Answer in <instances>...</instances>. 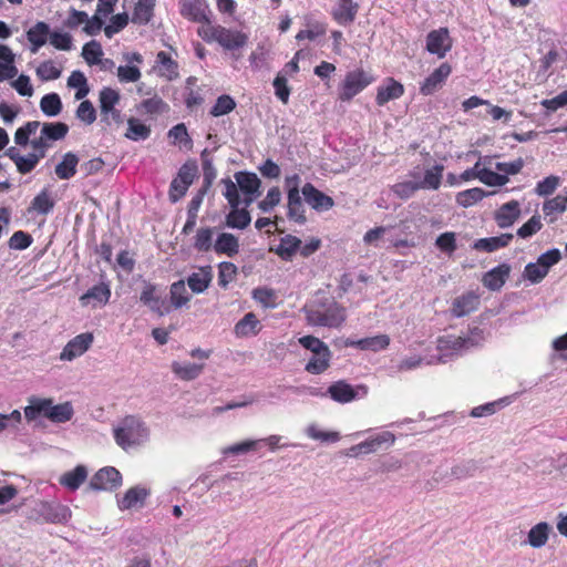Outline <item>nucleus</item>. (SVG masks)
Masks as SVG:
<instances>
[{"label":"nucleus","instance_id":"1","mask_svg":"<svg viewBox=\"0 0 567 567\" xmlns=\"http://www.w3.org/2000/svg\"><path fill=\"white\" fill-rule=\"evenodd\" d=\"M484 340L483 330L472 329L465 336L444 334L436 339L437 355H431L426 363H446L464 354L467 350L482 343Z\"/></svg>","mask_w":567,"mask_h":567},{"label":"nucleus","instance_id":"2","mask_svg":"<svg viewBox=\"0 0 567 567\" xmlns=\"http://www.w3.org/2000/svg\"><path fill=\"white\" fill-rule=\"evenodd\" d=\"M150 427L135 415H127L113 429L116 444L124 451L136 449L148 442Z\"/></svg>","mask_w":567,"mask_h":567},{"label":"nucleus","instance_id":"3","mask_svg":"<svg viewBox=\"0 0 567 567\" xmlns=\"http://www.w3.org/2000/svg\"><path fill=\"white\" fill-rule=\"evenodd\" d=\"M198 35L206 42H217L225 51L230 52L235 60L240 58V54H236V52L248 43V34L219 24L200 27Z\"/></svg>","mask_w":567,"mask_h":567},{"label":"nucleus","instance_id":"4","mask_svg":"<svg viewBox=\"0 0 567 567\" xmlns=\"http://www.w3.org/2000/svg\"><path fill=\"white\" fill-rule=\"evenodd\" d=\"M307 321L311 326L337 328L346 320V309L334 300L306 308Z\"/></svg>","mask_w":567,"mask_h":567},{"label":"nucleus","instance_id":"5","mask_svg":"<svg viewBox=\"0 0 567 567\" xmlns=\"http://www.w3.org/2000/svg\"><path fill=\"white\" fill-rule=\"evenodd\" d=\"M373 82V78L362 69L350 71L346 74L339 92L341 101H350Z\"/></svg>","mask_w":567,"mask_h":567},{"label":"nucleus","instance_id":"6","mask_svg":"<svg viewBox=\"0 0 567 567\" xmlns=\"http://www.w3.org/2000/svg\"><path fill=\"white\" fill-rule=\"evenodd\" d=\"M327 393L333 401L346 404L355 399L364 398L368 394V388L365 385L353 388L351 384L341 380L332 383L328 388Z\"/></svg>","mask_w":567,"mask_h":567},{"label":"nucleus","instance_id":"7","mask_svg":"<svg viewBox=\"0 0 567 567\" xmlns=\"http://www.w3.org/2000/svg\"><path fill=\"white\" fill-rule=\"evenodd\" d=\"M122 485V474L113 466L99 470L91 478L89 487L93 491H114Z\"/></svg>","mask_w":567,"mask_h":567},{"label":"nucleus","instance_id":"8","mask_svg":"<svg viewBox=\"0 0 567 567\" xmlns=\"http://www.w3.org/2000/svg\"><path fill=\"white\" fill-rule=\"evenodd\" d=\"M125 65L117 68V79L121 83H135L141 76L140 65L143 63V56L138 52H126L122 55Z\"/></svg>","mask_w":567,"mask_h":567},{"label":"nucleus","instance_id":"9","mask_svg":"<svg viewBox=\"0 0 567 567\" xmlns=\"http://www.w3.org/2000/svg\"><path fill=\"white\" fill-rule=\"evenodd\" d=\"M37 513L45 523L51 524H66L72 516L71 509L58 502H41Z\"/></svg>","mask_w":567,"mask_h":567},{"label":"nucleus","instance_id":"10","mask_svg":"<svg viewBox=\"0 0 567 567\" xmlns=\"http://www.w3.org/2000/svg\"><path fill=\"white\" fill-rule=\"evenodd\" d=\"M99 101L103 120L107 123H121V112L115 107L120 102V93L114 89L103 87Z\"/></svg>","mask_w":567,"mask_h":567},{"label":"nucleus","instance_id":"11","mask_svg":"<svg viewBox=\"0 0 567 567\" xmlns=\"http://www.w3.org/2000/svg\"><path fill=\"white\" fill-rule=\"evenodd\" d=\"M453 45L452 38L447 28L432 30L426 35V50L429 53L436 55L439 59L445 58Z\"/></svg>","mask_w":567,"mask_h":567},{"label":"nucleus","instance_id":"12","mask_svg":"<svg viewBox=\"0 0 567 567\" xmlns=\"http://www.w3.org/2000/svg\"><path fill=\"white\" fill-rule=\"evenodd\" d=\"M140 300L158 316H165L171 310L164 298L163 291L152 284H146L144 286Z\"/></svg>","mask_w":567,"mask_h":567},{"label":"nucleus","instance_id":"13","mask_svg":"<svg viewBox=\"0 0 567 567\" xmlns=\"http://www.w3.org/2000/svg\"><path fill=\"white\" fill-rule=\"evenodd\" d=\"M93 342V334L90 332L81 333L71 339L60 353L62 361H72L85 353Z\"/></svg>","mask_w":567,"mask_h":567},{"label":"nucleus","instance_id":"14","mask_svg":"<svg viewBox=\"0 0 567 567\" xmlns=\"http://www.w3.org/2000/svg\"><path fill=\"white\" fill-rule=\"evenodd\" d=\"M151 491L142 485L128 488L122 497H117V507L120 511L141 508L144 506Z\"/></svg>","mask_w":567,"mask_h":567},{"label":"nucleus","instance_id":"15","mask_svg":"<svg viewBox=\"0 0 567 567\" xmlns=\"http://www.w3.org/2000/svg\"><path fill=\"white\" fill-rule=\"evenodd\" d=\"M452 72V68L449 63H442L435 69L421 84L420 92L423 95H431L436 92L449 78Z\"/></svg>","mask_w":567,"mask_h":567},{"label":"nucleus","instance_id":"16","mask_svg":"<svg viewBox=\"0 0 567 567\" xmlns=\"http://www.w3.org/2000/svg\"><path fill=\"white\" fill-rule=\"evenodd\" d=\"M111 297V289L109 285L101 282L90 288L84 295L80 297V302L83 307L91 306L97 308L106 305Z\"/></svg>","mask_w":567,"mask_h":567},{"label":"nucleus","instance_id":"17","mask_svg":"<svg viewBox=\"0 0 567 567\" xmlns=\"http://www.w3.org/2000/svg\"><path fill=\"white\" fill-rule=\"evenodd\" d=\"M301 193L305 197V200L316 210H328L333 206V199L317 189L312 184L307 183Z\"/></svg>","mask_w":567,"mask_h":567},{"label":"nucleus","instance_id":"18","mask_svg":"<svg viewBox=\"0 0 567 567\" xmlns=\"http://www.w3.org/2000/svg\"><path fill=\"white\" fill-rule=\"evenodd\" d=\"M520 216V204L517 200H511L503 204L494 214V219L498 227L508 228Z\"/></svg>","mask_w":567,"mask_h":567},{"label":"nucleus","instance_id":"19","mask_svg":"<svg viewBox=\"0 0 567 567\" xmlns=\"http://www.w3.org/2000/svg\"><path fill=\"white\" fill-rule=\"evenodd\" d=\"M404 93V86L393 78H388L382 85L378 87L377 104L382 106L390 101L400 99Z\"/></svg>","mask_w":567,"mask_h":567},{"label":"nucleus","instance_id":"20","mask_svg":"<svg viewBox=\"0 0 567 567\" xmlns=\"http://www.w3.org/2000/svg\"><path fill=\"white\" fill-rule=\"evenodd\" d=\"M567 209V194H558L543 203L542 210L548 224L555 223Z\"/></svg>","mask_w":567,"mask_h":567},{"label":"nucleus","instance_id":"21","mask_svg":"<svg viewBox=\"0 0 567 567\" xmlns=\"http://www.w3.org/2000/svg\"><path fill=\"white\" fill-rule=\"evenodd\" d=\"M239 239L230 233H219L214 241L213 250L217 255L234 257L239 252Z\"/></svg>","mask_w":567,"mask_h":567},{"label":"nucleus","instance_id":"22","mask_svg":"<svg viewBox=\"0 0 567 567\" xmlns=\"http://www.w3.org/2000/svg\"><path fill=\"white\" fill-rule=\"evenodd\" d=\"M29 404L24 408V417L28 422L37 420L39 416H44L49 420L51 398L30 396Z\"/></svg>","mask_w":567,"mask_h":567},{"label":"nucleus","instance_id":"23","mask_svg":"<svg viewBox=\"0 0 567 567\" xmlns=\"http://www.w3.org/2000/svg\"><path fill=\"white\" fill-rule=\"evenodd\" d=\"M261 323L254 312L246 313L234 327L237 338L255 337L261 331Z\"/></svg>","mask_w":567,"mask_h":567},{"label":"nucleus","instance_id":"24","mask_svg":"<svg viewBox=\"0 0 567 567\" xmlns=\"http://www.w3.org/2000/svg\"><path fill=\"white\" fill-rule=\"evenodd\" d=\"M347 344L363 351L378 352L389 347L390 337L388 334H378L358 340H350Z\"/></svg>","mask_w":567,"mask_h":567},{"label":"nucleus","instance_id":"25","mask_svg":"<svg viewBox=\"0 0 567 567\" xmlns=\"http://www.w3.org/2000/svg\"><path fill=\"white\" fill-rule=\"evenodd\" d=\"M478 305V297L474 292H466L453 300L451 313L461 318L473 312Z\"/></svg>","mask_w":567,"mask_h":567},{"label":"nucleus","instance_id":"26","mask_svg":"<svg viewBox=\"0 0 567 567\" xmlns=\"http://www.w3.org/2000/svg\"><path fill=\"white\" fill-rule=\"evenodd\" d=\"M509 272V265L502 264L484 275L483 285L489 290H498L504 286Z\"/></svg>","mask_w":567,"mask_h":567},{"label":"nucleus","instance_id":"27","mask_svg":"<svg viewBox=\"0 0 567 567\" xmlns=\"http://www.w3.org/2000/svg\"><path fill=\"white\" fill-rule=\"evenodd\" d=\"M213 280V270L210 266L202 267L187 278V285L194 293L204 292Z\"/></svg>","mask_w":567,"mask_h":567},{"label":"nucleus","instance_id":"28","mask_svg":"<svg viewBox=\"0 0 567 567\" xmlns=\"http://www.w3.org/2000/svg\"><path fill=\"white\" fill-rule=\"evenodd\" d=\"M50 35V27L43 21L37 22L27 31L28 41L31 43V52L37 53L47 43Z\"/></svg>","mask_w":567,"mask_h":567},{"label":"nucleus","instance_id":"29","mask_svg":"<svg viewBox=\"0 0 567 567\" xmlns=\"http://www.w3.org/2000/svg\"><path fill=\"white\" fill-rule=\"evenodd\" d=\"M87 478V468L78 465L72 471L65 472L59 478V483L70 491H76Z\"/></svg>","mask_w":567,"mask_h":567},{"label":"nucleus","instance_id":"30","mask_svg":"<svg viewBox=\"0 0 567 567\" xmlns=\"http://www.w3.org/2000/svg\"><path fill=\"white\" fill-rule=\"evenodd\" d=\"M156 71L159 76L169 81L178 76L177 63L165 51H159L156 55Z\"/></svg>","mask_w":567,"mask_h":567},{"label":"nucleus","instance_id":"31","mask_svg":"<svg viewBox=\"0 0 567 567\" xmlns=\"http://www.w3.org/2000/svg\"><path fill=\"white\" fill-rule=\"evenodd\" d=\"M513 234H502L501 236L477 239L473 248L481 251L492 252L506 247L513 239Z\"/></svg>","mask_w":567,"mask_h":567},{"label":"nucleus","instance_id":"32","mask_svg":"<svg viewBox=\"0 0 567 567\" xmlns=\"http://www.w3.org/2000/svg\"><path fill=\"white\" fill-rule=\"evenodd\" d=\"M358 10L359 4L337 2L331 11V14L334 21L340 25H349L354 21Z\"/></svg>","mask_w":567,"mask_h":567},{"label":"nucleus","instance_id":"33","mask_svg":"<svg viewBox=\"0 0 567 567\" xmlns=\"http://www.w3.org/2000/svg\"><path fill=\"white\" fill-rule=\"evenodd\" d=\"M215 227H200L196 230L193 239V247L199 252H208L214 247Z\"/></svg>","mask_w":567,"mask_h":567},{"label":"nucleus","instance_id":"34","mask_svg":"<svg viewBox=\"0 0 567 567\" xmlns=\"http://www.w3.org/2000/svg\"><path fill=\"white\" fill-rule=\"evenodd\" d=\"M301 245V240L292 235H286L280 238L279 245L274 249V251L286 261H289L293 258L296 252L299 250Z\"/></svg>","mask_w":567,"mask_h":567},{"label":"nucleus","instance_id":"35","mask_svg":"<svg viewBox=\"0 0 567 567\" xmlns=\"http://www.w3.org/2000/svg\"><path fill=\"white\" fill-rule=\"evenodd\" d=\"M550 526L546 522H540L533 526L528 534L526 544L533 548H540L546 545L549 538Z\"/></svg>","mask_w":567,"mask_h":567},{"label":"nucleus","instance_id":"36","mask_svg":"<svg viewBox=\"0 0 567 567\" xmlns=\"http://www.w3.org/2000/svg\"><path fill=\"white\" fill-rule=\"evenodd\" d=\"M204 370L203 363L178 362L172 363V371L182 380L190 381L200 375Z\"/></svg>","mask_w":567,"mask_h":567},{"label":"nucleus","instance_id":"37","mask_svg":"<svg viewBox=\"0 0 567 567\" xmlns=\"http://www.w3.org/2000/svg\"><path fill=\"white\" fill-rule=\"evenodd\" d=\"M74 415V409L71 402L66 401L60 404H54V400L51 399L49 420L52 423H65L72 420Z\"/></svg>","mask_w":567,"mask_h":567},{"label":"nucleus","instance_id":"38","mask_svg":"<svg viewBox=\"0 0 567 567\" xmlns=\"http://www.w3.org/2000/svg\"><path fill=\"white\" fill-rule=\"evenodd\" d=\"M79 157L72 152L63 155L62 161L55 166V174L60 179H70L76 173Z\"/></svg>","mask_w":567,"mask_h":567},{"label":"nucleus","instance_id":"39","mask_svg":"<svg viewBox=\"0 0 567 567\" xmlns=\"http://www.w3.org/2000/svg\"><path fill=\"white\" fill-rule=\"evenodd\" d=\"M230 208V212L226 215V226L234 229L248 227L251 221L249 212L246 208H239V206Z\"/></svg>","mask_w":567,"mask_h":567},{"label":"nucleus","instance_id":"40","mask_svg":"<svg viewBox=\"0 0 567 567\" xmlns=\"http://www.w3.org/2000/svg\"><path fill=\"white\" fill-rule=\"evenodd\" d=\"M236 183L244 194H260V179L255 173L238 172L235 174Z\"/></svg>","mask_w":567,"mask_h":567},{"label":"nucleus","instance_id":"41","mask_svg":"<svg viewBox=\"0 0 567 567\" xmlns=\"http://www.w3.org/2000/svg\"><path fill=\"white\" fill-rule=\"evenodd\" d=\"M287 207L288 213L287 216L290 220L296 221L299 225H303L307 221L306 215H305V207L301 202L300 194L295 195H287Z\"/></svg>","mask_w":567,"mask_h":567},{"label":"nucleus","instance_id":"42","mask_svg":"<svg viewBox=\"0 0 567 567\" xmlns=\"http://www.w3.org/2000/svg\"><path fill=\"white\" fill-rule=\"evenodd\" d=\"M330 360H331V351L330 350L321 351L318 353H312V357L307 362L305 369L309 373L320 374L329 368Z\"/></svg>","mask_w":567,"mask_h":567},{"label":"nucleus","instance_id":"43","mask_svg":"<svg viewBox=\"0 0 567 567\" xmlns=\"http://www.w3.org/2000/svg\"><path fill=\"white\" fill-rule=\"evenodd\" d=\"M155 0H138L135 4L132 21L138 24H146L153 17Z\"/></svg>","mask_w":567,"mask_h":567},{"label":"nucleus","instance_id":"44","mask_svg":"<svg viewBox=\"0 0 567 567\" xmlns=\"http://www.w3.org/2000/svg\"><path fill=\"white\" fill-rule=\"evenodd\" d=\"M54 199L47 189L41 190L31 202L29 212H35L40 215H48L54 207Z\"/></svg>","mask_w":567,"mask_h":567},{"label":"nucleus","instance_id":"45","mask_svg":"<svg viewBox=\"0 0 567 567\" xmlns=\"http://www.w3.org/2000/svg\"><path fill=\"white\" fill-rule=\"evenodd\" d=\"M69 132V126L62 122H49L43 123L41 127V133L43 137L48 140V142H55L63 140Z\"/></svg>","mask_w":567,"mask_h":567},{"label":"nucleus","instance_id":"46","mask_svg":"<svg viewBox=\"0 0 567 567\" xmlns=\"http://www.w3.org/2000/svg\"><path fill=\"white\" fill-rule=\"evenodd\" d=\"M492 193H487L480 187L470 188L463 192H460L456 195V203L464 207H471L482 200L484 197L491 195Z\"/></svg>","mask_w":567,"mask_h":567},{"label":"nucleus","instance_id":"47","mask_svg":"<svg viewBox=\"0 0 567 567\" xmlns=\"http://www.w3.org/2000/svg\"><path fill=\"white\" fill-rule=\"evenodd\" d=\"M478 463L474 460H464L451 468V476L455 480H465L475 475L478 471Z\"/></svg>","mask_w":567,"mask_h":567},{"label":"nucleus","instance_id":"48","mask_svg":"<svg viewBox=\"0 0 567 567\" xmlns=\"http://www.w3.org/2000/svg\"><path fill=\"white\" fill-rule=\"evenodd\" d=\"M443 165H435L424 173L423 181L417 182L420 189H437L442 182Z\"/></svg>","mask_w":567,"mask_h":567},{"label":"nucleus","instance_id":"49","mask_svg":"<svg viewBox=\"0 0 567 567\" xmlns=\"http://www.w3.org/2000/svg\"><path fill=\"white\" fill-rule=\"evenodd\" d=\"M41 111L50 117L59 115L62 111V102L56 93L45 94L40 101Z\"/></svg>","mask_w":567,"mask_h":567},{"label":"nucleus","instance_id":"50","mask_svg":"<svg viewBox=\"0 0 567 567\" xmlns=\"http://www.w3.org/2000/svg\"><path fill=\"white\" fill-rule=\"evenodd\" d=\"M127 132L125 136L132 141H144L150 137L151 128L145 124L141 123L138 120L131 117L127 121Z\"/></svg>","mask_w":567,"mask_h":567},{"label":"nucleus","instance_id":"51","mask_svg":"<svg viewBox=\"0 0 567 567\" xmlns=\"http://www.w3.org/2000/svg\"><path fill=\"white\" fill-rule=\"evenodd\" d=\"M306 434L308 437L324 442V443H336L340 440V433L337 431H322L318 427L317 424H310L306 429Z\"/></svg>","mask_w":567,"mask_h":567},{"label":"nucleus","instance_id":"52","mask_svg":"<svg viewBox=\"0 0 567 567\" xmlns=\"http://www.w3.org/2000/svg\"><path fill=\"white\" fill-rule=\"evenodd\" d=\"M190 297L184 280H178L171 286V301L175 308H181L189 301Z\"/></svg>","mask_w":567,"mask_h":567},{"label":"nucleus","instance_id":"53","mask_svg":"<svg viewBox=\"0 0 567 567\" xmlns=\"http://www.w3.org/2000/svg\"><path fill=\"white\" fill-rule=\"evenodd\" d=\"M41 126L38 121L27 122L23 126L19 127L14 134V142L17 145L25 146L29 144L30 136L35 134L37 130Z\"/></svg>","mask_w":567,"mask_h":567},{"label":"nucleus","instance_id":"54","mask_svg":"<svg viewBox=\"0 0 567 567\" xmlns=\"http://www.w3.org/2000/svg\"><path fill=\"white\" fill-rule=\"evenodd\" d=\"M37 75L42 81H53L61 76V68L56 66L52 60L43 61L37 68Z\"/></svg>","mask_w":567,"mask_h":567},{"label":"nucleus","instance_id":"55","mask_svg":"<svg viewBox=\"0 0 567 567\" xmlns=\"http://www.w3.org/2000/svg\"><path fill=\"white\" fill-rule=\"evenodd\" d=\"M236 107L235 100L227 94L220 95L210 110V114L215 117L226 115Z\"/></svg>","mask_w":567,"mask_h":567},{"label":"nucleus","instance_id":"56","mask_svg":"<svg viewBox=\"0 0 567 567\" xmlns=\"http://www.w3.org/2000/svg\"><path fill=\"white\" fill-rule=\"evenodd\" d=\"M237 274V267L229 261H223L218 265V285L226 288Z\"/></svg>","mask_w":567,"mask_h":567},{"label":"nucleus","instance_id":"57","mask_svg":"<svg viewBox=\"0 0 567 567\" xmlns=\"http://www.w3.org/2000/svg\"><path fill=\"white\" fill-rule=\"evenodd\" d=\"M419 189L420 186L417 181H404L396 183L391 187L393 194H395L401 199H409Z\"/></svg>","mask_w":567,"mask_h":567},{"label":"nucleus","instance_id":"58","mask_svg":"<svg viewBox=\"0 0 567 567\" xmlns=\"http://www.w3.org/2000/svg\"><path fill=\"white\" fill-rule=\"evenodd\" d=\"M480 181L491 187H501L508 183V177L506 175H502L495 173L486 167H483L480 175Z\"/></svg>","mask_w":567,"mask_h":567},{"label":"nucleus","instance_id":"59","mask_svg":"<svg viewBox=\"0 0 567 567\" xmlns=\"http://www.w3.org/2000/svg\"><path fill=\"white\" fill-rule=\"evenodd\" d=\"M103 55L102 47L96 41H90L82 49V56L87 64H97Z\"/></svg>","mask_w":567,"mask_h":567},{"label":"nucleus","instance_id":"60","mask_svg":"<svg viewBox=\"0 0 567 567\" xmlns=\"http://www.w3.org/2000/svg\"><path fill=\"white\" fill-rule=\"evenodd\" d=\"M181 13L193 21H202L205 18L204 10L196 0H185Z\"/></svg>","mask_w":567,"mask_h":567},{"label":"nucleus","instance_id":"61","mask_svg":"<svg viewBox=\"0 0 567 567\" xmlns=\"http://www.w3.org/2000/svg\"><path fill=\"white\" fill-rule=\"evenodd\" d=\"M560 184V178L555 175L547 176L536 184L535 193L540 197L551 195Z\"/></svg>","mask_w":567,"mask_h":567},{"label":"nucleus","instance_id":"62","mask_svg":"<svg viewBox=\"0 0 567 567\" xmlns=\"http://www.w3.org/2000/svg\"><path fill=\"white\" fill-rule=\"evenodd\" d=\"M168 109L167 104L157 95L144 100L140 105V111L146 114H159Z\"/></svg>","mask_w":567,"mask_h":567},{"label":"nucleus","instance_id":"63","mask_svg":"<svg viewBox=\"0 0 567 567\" xmlns=\"http://www.w3.org/2000/svg\"><path fill=\"white\" fill-rule=\"evenodd\" d=\"M543 227L540 216L533 215L523 226L517 229V236L520 238H529L538 233Z\"/></svg>","mask_w":567,"mask_h":567},{"label":"nucleus","instance_id":"64","mask_svg":"<svg viewBox=\"0 0 567 567\" xmlns=\"http://www.w3.org/2000/svg\"><path fill=\"white\" fill-rule=\"evenodd\" d=\"M548 274V270L540 266L537 260L525 266L524 277L532 284L540 282Z\"/></svg>","mask_w":567,"mask_h":567}]
</instances>
